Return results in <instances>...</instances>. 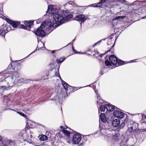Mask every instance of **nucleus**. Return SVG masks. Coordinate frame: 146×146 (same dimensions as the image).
<instances>
[{"label": "nucleus", "instance_id": "obj_1", "mask_svg": "<svg viewBox=\"0 0 146 146\" xmlns=\"http://www.w3.org/2000/svg\"><path fill=\"white\" fill-rule=\"evenodd\" d=\"M54 21H52L50 20L48 21L47 25L49 27V29L51 27H53L54 23L56 24H61L65 23L64 16L60 13V12L58 11L53 16Z\"/></svg>", "mask_w": 146, "mask_h": 146}, {"label": "nucleus", "instance_id": "obj_2", "mask_svg": "<svg viewBox=\"0 0 146 146\" xmlns=\"http://www.w3.org/2000/svg\"><path fill=\"white\" fill-rule=\"evenodd\" d=\"M45 30V25L44 22L40 27L37 29L35 33V34L38 36L44 37L46 35Z\"/></svg>", "mask_w": 146, "mask_h": 146}, {"label": "nucleus", "instance_id": "obj_3", "mask_svg": "<svg viewBox=\"0 0 146 146\" xmlns=\"http://www.w3.org/2000/svg\"><path fill=\"white\" fill-rule=\"evenodd\" d=\"M110 61L108 60H106L105 61V64L107 66H110L111 65H117V58L113 55H111L109 57Z\"/></svg>", "mask_w": 146, "mask_h": 146}, {"label": "nucleus", "instance_id": "obj_4", "mask_svg": "<svg viewBox=\"0 0 146 146\" xmlns=\"http://www.w3.org/2000/svg\"><path fill=\"white\" fill-rule=\"evenodd\" d=\"M75 20L81 23L84 22L88 19V16L81 14L77 15L74 18Z\"/></svg>", "mask_w": 146, "mask_h": 146}, {"label": "nucleus", "instance_id": "obj_5", "mask_svg": "<svg viewBox=\"0 0 146 146\" xmlns=\"http://www.w3.org/2000/svg\"><path fill=\"white\" fill-rule=\"evenodd\" d=\"M119 136V134L118 133H116L114 131L111 132L110 134H108V137L111 140H115L117 139Z\"/></svg>", "mask_w": 146, "mask_h": 146}, {"label": "nucleus", "instance_id": "obj_6", "mask_svg": "<svg viewBox=\"0 0 146 146\" xmlns=\"http://www.w3.org/2000/svg\"><path fill=\"white\" fill-rule=\"evenodd\" d=\"M81 140V137L79 133H75L73 137L72 140L75 144L78 143Z\"/></svg>", "mask_w": 146, "mask_h": 146}, {"label": "nucleus", "instance_id": "obj_7", "mask_svg": "<svg viewBox=\"0 0 146 146\" xmlns=\"http://www.w3.org/2000/svg\"><path fill=\"white\" fill-rule=\"evenodd\" d=\"M113 115L119 118H122L125 115L122 112L118 110H115L113 113Z\"/></svg>", "mask_w": 146, "mask_h": 146}, {"label": "nucleus", "instance_id": "obj_8", "mask_svg": "<svg viewBox=\"0 0 146 146\" xmlns=\"http://www.w3.org/2000/svg\"><path fill=\"white\" fill-rule=\"evenodd\" d=\"M57 9L54 7L52 5H50L48 6V9L47 13L49 14H54L56 12Z\"/></svg>", "mask_w": 146, "mask_h": 146}, {"label": "nucleus", "instance_id": "obj_9", "mask_svg": "<svg viewBox=\"0 0 146 146\" xmlns=\"http://www.w3.org/2000/svg\"><path fill=\"white\" fill-rule=\"evenodd\" d=\"M65 22V21H68L72 18V16L69 13L67 12H63V15Z\"/></svg>", "mask_w": 146, "mask_h": 146}, {"label": "nucleus", "instance_id": "obj_10", "mask_svg": "<svg viewBox=\"0 0 146 146\" xmlns=\"http://www.w3.org/2000/svg\"><path fill=\"white\" fill-rule=\"evenodd\" d=\"M129 125H130L131 126L133 129L136 131V129L138 128V124L136 123L135 122L132 120H130L127 123Z\"/></svg>", "mask_w": 146, "mask_h": 146}, {"label": "nucleus", "instance_id": "obj_11", "mask_svg": "<svg viewBox=\"0 0 146 146\" xmlns=\"http://www.w3.org/2000/svg\"><path fill=\"white\" fill-rule=\"evenodd\" d=\"M106 0H101L99 3L92 4V6L94 7H102L103 5V4L105 2Z\"/></svg>", "mask_w": 146, "mask_h": 146}, {"label": "nucleus", "instance_id": "obj_12", "mask_svg": "<svg viewBox=\"0 0 146 146\" xmlns=\"http://www.w3.org/2000/svg\"><path fill=\"white\" fill-rule=\"evenodd\" d=\"M106 109L109 111H112L117 107L110 104L106 105Z\"/></svg>", "mask_w": 146, "mask_h": 146}, {"label": "nucleus", "instance_id": "obj_13", "mask_svg": "<svg viewBox=\"0 0 146 146\" xmlns=\"http://www.w3.org/2000/svg\"><path fill=\"white\" fill-rule=\"evenodd\" d=\"M120 121L119 119H116L113 121L112 124L113 126L117 127L120 125Z\"/></svg>", "mask_w": 146, "mask_h": 146}, {"label": "nucleus", "instance_id": "obj_14", "mask_svg": "<svg viewBox=\"0 0 146 146\" xmlns=\"http://www.w3.org/2000/svg\"><path fill=\"white\" fill-rule=\"evenodd\" d=\"M127 127L128 128L127 129V131L128 133H131L135 131L131 127V126H130V125H129L128 123L127 124Z\"/></svg>", "mask_w": 146, "mask_h": 146}, {"label": "nucleus", "instance_id": "obj_15", "mask_svg": "<svg viewBox=\"0 0 146 146\" xmlns=\"http://www.w3.org/2000/svg\"><path fill=\"white\" fill-rule=\"evenodd\" d=\"M60 79L61 81L62 84L65 89L66 90L68 89V87H69L70 86L66 83L63 81L61 77L60 78Z\"/></svg>", "mask_w": 146, "mask_h": 146}, {"label": "nucleus", "instance_id": "obj_16", "mask_svg": "<svg viewBox=\"0 0 146 146\" xmlns=\"http://www.w3.org/2000/svg\"><path fill=\"white\" fill-rule=\"evenodd\" d=\"M33 22L31 21H26L25 22V24L28 27L29 29H30L31 25L33 24Z\"/></svg>", "mask_w": 146, "mask_h": 146}, {"label": "nucleus", "instance_id": "obj_17", "mask_svg": "<svg viewBox=\"0 0 146 146\" xmlns=\"http://www.w3.org/2000/svg\"><path fill=\"white\" fill-rule=\"evenodd\" d=\"M100 116L102 121L103 122L105 123L106 121V119L105 114L103 113H101Z\"/></svg>", "mask_w": 146, "mask_h": 146}, {"label": "nucleus", "instance_id": "obj_18", "mask_svg": "<svg viewBox=\"0 0 146 146\" xmlns=\"http://www.w3.org/2000/svg\"><path fill=\"white\" fill-rule=\"evenodd\" d=\"M20 22L18 21H13L11 25L13 28H16L20 24Z\"/></svg>", "mask_w": 146, "mask_h": 146}, {"label": "nucleus", "instance_id": "obj_19", "mask_svg": "<svg viewBox=\"0 0 146 146\" xmlns=\"http://www.w3.org/2000/svg\"><path fill=\"white\" fill-rule=\"evenodd\" d=\"M15 81L16 82H23L25 81H24V79H23V78H20L19 77H16Z\"/></svg>", "mask_w": 146, "mask_h": 146}, {"label": "nucleus", "instance_id": "obj_20", "mask_svg": "<svg viewBox=\"0 0 146 146\" xmlns=\"http://www.w3.org/2000/svg\"><path fill=\"white\" fill-rule=\"evenodd\" d=\"M62 132L65 135L68 137L70 136V133L69 131L65 129H63Z\"/></svg>", "mask_w": 146, "mask_h": 146}, {"label": "nucleus", "instance_id": "obj_21", "mask_svg": "<svg viewBox=\"0 0 146 146\" xmlns=\"http://www.w3.org/2000/svg\"><path fill=\"white\" fill-rule=\"evenodd\" d=\"M117 66L119 65H122L125 64V62L119 59L117 60Z\"/></svg>", "mask_w": 146, "mask_h": 146}, {"label": "nucleus", "instance_id": "obj_22", "mask_svg": "<svg viewBox=\"0 0 146 146\" xmlns=\"http://www.w3.org/2000/svg\"><path fill=\"white\" fill-rule=\"evenodd\" d=\"M40 140L41 141H44L46 139V135H41L39 136Z\"/></svg>", "mask_w": 146, "mask_h": 146}, {"label": "nucleus", "instance_id": "obj_23", "mask_svg": "<svg viewBox=\"0 0 146 146\" xmlns=\"http://www.w3.org/2000/svg\"><path fill=\"white\" fill-rule=\"evenodd\" d=\"M6 33V32L3 29H0V35L4 36Z\"/></svg>", "mask_w": 146, "mask_h": 146}, {"label": "nucleus", "instance_id": "obj_24", "mask_svg": "<svg viewBox=\"0 0 146 146\" xmlns=\"http://www.w3.org/2000/svg\"><path fill=\"white\" fill-rule=\"evenodd\" d=\"M97 96L98 97V99L99 100L97 102V103L98 104H100V103H102L103 102L102 99H101L100 97H98V94H97Z\"/></svg>", "mask_w": 146, "mask_h": 146}, {"label": "nucleus", "instance_id": "obj_25", "mask_svg": "<svg viewBox=\"0 0 146 146\" xmlns=\"http://www.w3.org/2000/svg\"><path fill=\"white\" fill-rule=\"evenodd\" d=\"M106 109V105L104 106H100V109L101 111H104Z\"/></svg>", "mask_w": 146, "mask_h": 146}, {"label": "nucleus", "instance_id": "obj_26", "mask_svg": "<svg viewBox=\"0 0 146 146\" xmlns=\"http://www.w3.org/2000/svg\"><path fill=\"white\" fill-rule=\"evenodd\" d=\"M124 17V16H119L113 18V20H118L119 19H123Z\"/></svg>", "mask_w": 146, "mask_h": 146}, {"label": "nucleus", "instance_id": "obj_27", "mask_svg": "<svg viewBox=\"0 0 146 146\" xmlns=\"http://www.w3.org/2000/svg\"><path fill=\"white\" fill-rule=\"evenodd\" d=\"M64 60L65 59H61L57 60L56 61L58 63H60L63 62Z\"/></svg>", "mask_w": 146, "mask_h": 146}, {"label": "nucleus", "instance_id": "obj_28", "mask_svg": "<svg viewBox=\"0 0 146 146\" xmlns=\"http://www.w3.org/2000/svg\"><path fill=\"white\" fill-rule=\"evenodd\" d=\"M140 1H135L134 2L132 3L131 5H137L140 4Z\"/></svg>", "mask_w": 146, "mask_h": 146}, {"label": "nucleus", "instance_id": "obj_29", "mask_svg": "<svg viewBox=\"0 0 146 146\" xmlns=\"http://www.w3.org/2000/svg\"><path fill=\"white\" fill-rule=\"evenodd\" d=\"M17 113H18L19 114H20L21 115L23 116L24 117H26V115H25L23 113L19 112V111H17Z\"/></svg>", "mask_w": 146, "mask_h": 146}, {"label": "nucleus", "instance_id": "obj_30", "mask_svg": "<svg viewBox=\"0 0 146 146\" xmlns=\"http://www.w3.org/2000/svg\"><path fill=\"white\" fill-rule=\"evenodd\" d=\"M6 20L11 25V24L12 23L13 21H12L10 19H8V18L6 19Z\"/></svg>", "mask_w": 146, "mask_h": 146}, {"label": "nucleus", "instance_id": "obj_31", "mask_svg": "<svg viewBox=\"0 0 146 146\" xmlns=\"http://www.w3.org/2000/svg\"><path fill=\"white\" fill-rule=\"evenodd\" d=\"M58 71L57 72H56L55 74V75L56 76H57L58 77H59V78H60V77L59 72V70L58 69Z\"/></svg>", "mask_w": 146, "mask_h": 146}, {"label": "nucleus", "instance_id": "obj_32", "mask_svg": "<svg viewBox=\"0 0 146 146\" xmlns=\"http://www.w3.org/2000/svg\"><path fill=\"white\" fill-rule=\"evenodd\" d=\"M20 27H21V28H23V29H27V27H26L25 26H24V25H20Z\"/></svg>", "mask_w": 146, "mask_h": 146}, {"label": "nucleus", "instance_id": "obj_33", "mask_svg": "<svg viewBox=\"0 0 146 146\" xmlns=\"http://www.w3.org/2000/svg\"><path fill=\"white\" fill-rule=\"evenodd\" d=\"M121 146H132L131 145H128V143L126 142L125 144L123 145L121 144Z\"/></svg>", "mask_w": 146, "mask_h": 146}, {"label": "nucleus", "instance_id": "obj_34", "mask_svg": "<svg viewBox=\"0 0 146 146\" xmlns=\"http://www.w3.org/2000/svg\"><path fill=\"white\" fill-rule=\"evenodd\" d=\"M125 123L123 122H122L121 123V125H120V127L121 128H123L124 127L125 125Z\"/></svg>", "mask_w": 146, "mask_h": 146}, {"label": "nucleus", "instance_id": "obj_35", "mask_svg": "<svg viewBox=\"0 0 146 146\" xmlns=\"http://www.w3.org/2000/svg\"><path fill=\"white\" fill-rule=\"evenodd\" d=\"M142 9L141 8H139L136 11H138L139 12V13H141L142 12Z\"/></svg>", "mask_w": 146, "mask_h": 146}, {"label": "nucleus", "instance_id": "obj_36", "mask_svg": "<svg viewBox=\"0 0 146 146\" xmlns=\"http://www.w3.org/2000/svg\"><path fill=\"white\" fill-rule=\"evenodd\" d=\"M41 44V45H42L43 46H44V48H45V46H44V43H43L42 42H41L40 43V44Z\"/></svg>", "mask_w": 146, "mask_h": 146}, {"label": "nucleus", "instance_id": "obj_37", "mask_svg": "<svg viewBox=\"0 0 146 146\" xmlns=\"http://www.w3.org/2000/svg\"><path fill=\"white\" fill-rule=\"evenodd\" d=\"M111 39H109V40H108V41L107 42V44L108 45H110V43H109V42H110V41H111Z\"/></svg>", "mask_w": 146, "mask_h": 146}, {"label": "nucleus", "instance_id": "obj_38", "mask_svg": "<svg viewBox=\"0 0 146 146\" xmlns=\"http://www.w3.org/2000/svg\"><path fill=\"white\" fill-rule=\"evenodd\" d=\"M58 135L60 137V138L62 137V136H61V135H60V133H58V134H57V136H58Z\"/></svg>", "mask_w": 146, "mask_h": 146}, {"label": "nucleus", "instance_id": "obj_39", "mask_svg": "<svg viewBox=\"0 0 146 146\" xmlns=\"http://www.w3.org/2000/svg\"><path fill=\"white\" fill-rule=\"evenodd\" d=\"M46 134H47L48 135H49V132L46 131Z\"/></svg>", "mask_w": 146, "mask_h": 146}, {"label": "nucleus", "instance_id": "obj_40", "mask_svg": "<svg viewBox=\"0 0 146 146\" xmlns=\"http://www.w3.org/2000/svg\"><path fill=\"white\" fill-rule=\"evenodd\" d=\"M55 50H52V53H54L55 52Z\"/></svg>", "mask_w": 146, "mask_h": 146}, {"label": "nucleus", "instance_id": "obj_41", "mask_svg": "<svg viewBox=\"0 0 146 146\" xmlns=\"http://www.w3.org/2000/svg\"><path fill=\"white\" fill-rule=\"evenodd\" d=\"M1 140H2V137L1 136H0V141H1Z\"/></svg>", "mask_w": 146, "mask_h": 146}, {"label": "nucleus", "instance_id": "obj_42", "mask_svg": "<svg viewBox=\"0 0 146 146\" xmlns=\"http://www.w3.org/2000/svg\"><path fill=\"white\" fill-rule=\"evenodd\" d=\"M117 1H118V2H121V3L122 2V1H121V0H118Z\"/></svg>", "mask_w": 146, "mask_h": 146}, {"label": "nucleus", "instance_id": "obj_43", "mask_svg": "<svg viewBox=\"0 0 146 146\" xmlns=\"http://www.w3.org/2000/svg\"><path fill=\"white\" fill-rule=\"evenodd\" d=\"M72 49H73V51L74 52L75 51V50L73 48V47H72Z\"/></svg>", "mask_w": 146, "mask_h": 146}, {"label": "nucleus", "instance_id": "obj_44", "mask_svg": "<svg viewBox=\"0 0 146 146\" xmlns=\"http://www.w3.org/2000/svg\"><path fill=\"white\" fill-rule=\"evenodd\" d=\"M67 142H68L70 144V141H67Z\"/></svg>", "mask_w": 146, "mask_h": 146}, {"label": "nucleus", "instance_id": "obj_45", "mask_svg": "<svg viewBox=\"0 0 146 146\" xmlns=\"http://www.w3.org/2000/svg\"><path fill=\"white\" fill-rule=\"evenodd\" d=\"M60 128H63V127L62 126H60Z\"/></svg>", "mask_w": 146, "mask_h": 146}, {"label": "nucleus", "instance_id": "obj_46", "mask_svg": "<svg viewBox=\"0 0 146 146\" xmlns=\"http://www.w3.org/2000/svg\"><path fill=\"white\" fill-rule=\"evenodd\" d=\"M46 140H48V137L46 136Z\"/></svg>", "mask_w": 146, "mask_h": 146}, {"label": "nucleus", "instance_id": "obj_47", "mask_svg": "<svg viewBox=\"0 0 146 146\" xmlns=\"http://www.w3.org/2000/svg\"><path fill=\"white\" fill-rule=\"evenodd\" d=\"M134 60H132L131 61V62H134L133 61H134Z\"/></svg>", "mask_w": 146, "mask_h": 146}, {"label": "nucleus", "instance_id": "obj_48", "mask_svg": "<svg viewBox=\"0 0 146 146\" xmlns=\"http://www.w3.org/2000/svg\"><path fill=\"white\" fill-rule=\"evenodd\" d=\"M43 48V47H40V48Z\"/></svg>", "mask_w": 146, "mask_h": 146}, {"label": "nucleus", "instance_id": "obj_49", "mask_svg": "<svg viewBox=\"0 0 146 146\" xmlns=\"http://www.w3.org/2000/svg\"><path fill=\"white\" fill-rule=\"evenodd\" d=\"M123 1H125V2L126 1H125V0H123Z\"/></svg>", "mask_w": 146, "mask_h": 146}, {"label": "nucleus", "instance_id": "obj_50", "mask_svg": "<svg viewBox=\"0 0 146 146\" xmlns=\"http://www.w3.org/2000/svg\"><path fill=\"white\" fill-rule=\"evenodd\" d=\"M50 33V32L48 33H48Z\"/></svg>", "mask_w": 146, "mask_h": 146}, {"label": "nucleus", "instance_id": "obj_51", "mask_svg": "<svg viewBox=\"0 0 146 146\" xmlns=\"http://www.w3.org/2000/svg\"><path fill=\"white\" fill-rule=\"evenodd\" d=\"M145 129V131H146V129Z\"/></svg>", "mask_w": 146, "mask_h": 146}]
</instances>
